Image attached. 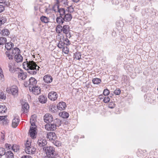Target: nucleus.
Instances as JSON below:
<instances>
[{"label": "nucleus", "instance_id": "obj_1", "mask_svg": "<svg viewBox=\"0 0 158 158\" xmlns=\"http://www.w3.org/2000/svg\"><path fill=\"white\" fill-rule=\"evenodd\" d=\"M23 67L27 72L31 74H35L40 68L36 63L33 61L24 62L23 63Z\"/></svg>", "mask_w": 158, "mask_h": 158}, {"label": "nucleus", "instance_id": "obj_2", "mask_svg": "<svg viewBox=\"0 0 158 158\" xmlns=\"http://www.w3.org/2000/svg\"><path fill=\"white\" fill-rule=\"evenodd\" d=\"M46 154V156L43 158H48L50 157H53L55 156V150L54 148L51 146H47L43 148Z\"/></svg>", "mask_w": 158, "mask_h": 158}, {"label": "nucleus", "instance_id": "obj_3", "mask_svg": "<svg viewBox=\"0 0 158 158\" xmlns=\"http://www.w3.org/2000/svg\"><path fill=\"white\" fill-rule=\"evenodd\" d=\"M20 51L19 48H15L12 49L8 51H7L5 52L6 56L10 60L13 59L14 58V56H15V55H17L20 53Z\"/></svg>", "mask_w": 158, "mask_h": 158}, {"label": "nucleus", "instance_id": "obj_4", "mask_svg": "<svg viewBox=\"0 0 158 158\" xmlns=\"http://www.w3.org/2000/svg\"><path fill=\"white\" fill-rule=\"evenodd\" d=\"M25 151L26 153L29 154H33L35 153L36 151L35 148L32 146L31 143L27 141L25 144Z\"/></svg>", "mask_w": 158, "mask_h": 158}, {"label": "nucleus", "instance_id": "obj_5", "mask_svg": "<svg viewBox=\"0 0 158 158\" xmlns=\"http://www.w3.org/2000/svg\"><path fill=\"white\" fill-rule=\"evenodd\" d=\"M56 123H50L47 124L45 126V128L48 131H54L56 128L57 123L58 124H60V121L58 119H56L54 120Z\"/></svg>", "mask_w": 158, "mask_h": 158}, {"label": "nucleus", "instance_id": "obj_6", "mask_svg": "<svg viewBox=\"0 0 158 158\" xmlns=\"http://www.w3.org/2000/svg\"><path fill=\"white\" fill-rule=\"evenodd\" d=\"M36 83L37 81L36 79L34 78L31 77L29 79L28 81L25 82L24 84L25 87L28 86L29 90L31 91V88L35 86Z\"/></svg>", "mask_w": 158, "mask_h": 158}, {"label": "nucleus", "instance_id": "obj_7", "mask_svg": "<svg viewBox=\"0 0 158 158\" xmlns=\"http://www.w3.org/2000/svg\"><path fill=\"white\" fill-rule=\"evenodd\" d=\"M6 91L9 93H11L14 96H17L18 94V88L16 85H13L11 87L7 88Z\"/></svg>", "mask_w": 158, "mask_h": 158}, {"label": "nucleus", "instance_id": "obj_8", "mask_svg": "<svg viewBox=\"0 0 158 158\" xmlns=\"http://www.w3.org/2000/svg\"><path fill=\"white\" fill-rule=\"evenodd\" d=\"M58 95L57 93L54 91L50 92L48 94V97L51 101H55L57 99Z\"/></svg>", "mask_w": 158, "mask_h": 158}, {"label": "nucleus", "instance_id": "obj_9", "mask_svg": "<svg viewBox=\"0 0 158 158\" xmlns=\"http://www.w3.org/2000/svg\"><path fill=\"white\" fill-rule=\"evenodd\" d=\"M36 126H31L29 130V134L30 136L33 139L36 138Z\"/></svg>", "mask_w": 158, "mask_h": 158}, {"label": "nucleus", "instance_id": "obj_10", "mask_svg": "<svg viewBox=\"0 0 158 158\" xmlns=\"http://www.w3.org/2000/svg\"><path fill=\"white\" fill-rule=\"evenodd\" d=\"M22 107L21 111L23 113H27L29 109V106L27 102H23L22 104Z\"/></svg>", "mask_w": 158, "mask_h": 158}, {"label": "nucleus", "instance_id": "obj_11", "mask_svg": "<svg viewBox=\"0 0 158 158\" xmlns=\"http://www.w3.org/2000/svg\"><path fill=\"white\" fill-rule=\"evenodd\" d=\"M47 141L44 138H40L37 141V144L40 147H44L47 144Z\"/></svg>", "mask_w": 158, "mask_h": 158}, {"label": "nucleus", "instance_id": "obj_12", "mask_svg": "<svg viewBox=\"0 0 158 158\" xmlns=\"http://www.w3.org/2000/svg\"><path fill=\"white\" fill-rule=\"evenodd\" d=\"M53 120L52 115L49 114H46L44 116V121L46 123L51 122Z\"/></svg>", "mask_w": 158, "mask_h": 158}, {"label": "nucleus", "instance_id": "obj_13", "mask_svg": "<svg viewBox=\"0 0 158 158\" xmlns=\"http://www.w3.org/2000/svg\"><path fill=\"white\" fill-rule=\"evenodd\" d=\"M47 138L51 142L57 139V136L54 132L48 133L47 135Z\"/></svg>", "mask_w": 158, "mask_h": 158}, {"label": "nucleus", "instance_id": "obj_14", "mask_svg": "<svg viewBox=\"0 0 158 158\" xmlns=\"http://www.w3.org/2000/svg\"><path fill=\"white\" fill-rule=\"evenodd\" d=\"M19 121L20 119L19 117L17 116H14L12 121V127L14 128H16L18 126Z\"/></svg>", "mask_w": 158, "mask_h": 158}, {"label": "nucleus", "instance_id": "obj_15", "mask_svg": "<svg viewBox=\"0 0 158 158\" xmlns=\"http://www.w3.org/2000/svg\"><path fill=\"white\" fill-rule=\"evenodd\" d=\"M52 77L50 75H46L44 76L43 77V80L44 82L47 83L51 82L52 81Z\"/></svg>", "mask_w": 158, "mask_h": 158}, {"label": "nucleus", "instance_id": "obj_16", "mask_svg": "<svg viewBox=\"0 0 158 158\" xmlns=\"http://www.w3.org/2000/svg\"><path fill=\"white\" fill-rule=\"evenodd\" d=\"M31 90L35 95H38L40 93V88L35 85L31 88Z\"/></svg>", "mask_w": 158, "mask_h": 158}, {"label": "nucleus", "instance_id": "obj_17", "mask_svg": "<svg viewBox=\"0 0 158 158\" xmlns=\"http://www.w3.org/2000/svg\"><path fill=\"white\" fill-rule=\"evenodd\" d=\"M147 152L146 150H142L141 149H139L137 152V156L141 158L146 156Z\"/></svg>", "mask_w": 158, "mask_h": 158}, {"label": "nucleus", "instance_id": "obj_18", "mask_svg": "<svg viewBox=\"0 0 158 158\" xmlns=\"http://www.w3.org/2000/svg\"><path fill=\"white\" fill-rule=\"evenodd\" d=\"M66 107V104L64 102H60L57 105V108L60 110H64Z\"/></svg>", "mask_w": 158, "mask_h": 158}, {"label": "nucleus", "instance_id": "obj_19", "mask_svg": "<svg viewBox=\"0 0 158 158\" xmlns=\"http://www.w3.org/2000/svg\"><path fill=\"white\" fill-rule=\"evenodd\" d=\"M70 31V27L68 25H64L63 26L62 31L64 33L68 34Z\"/></svg>", "mask_w": 158, "mask_h": 158}, {"label": "nucleus", "instance_id": "obj_20", "mask_svg": "<svg viewBox=\"0 0 158 158\" xmlns=\"http://www.w3.org/2000/svg\"><path fill=\"white\" fill-rule=\"evenodd\" d=\"M39 100L40 102L42 103H45L47 101V97L43 95H41L39 96Z\"/></svg>", "mask_w": 158, "mask_h": 158}, {"label": "nucleus", "instance_id": "obj_21", "mask_svg": "<svg viewBox=\"0 0 158 158\" xmlns=\"http://www.w3.org/2000/svg\"><path fill=\"white\" fill-rule=\"evenodd\" d=\"M14 58L15 61L17 63L22 62L23 60L22 56L19 53L17 55H15Z\"/></svg>", "mask_w": 158, "mask_h": 158}, {"label": "nucleus", "instance_id": "obj_22", "mask_svg": "<svg viewBox=\"0 0 158 158\" xmlns=\"http://www.w3.org/2000/svg\"><path fill=\"white\" fill-rule=\"evenodd\" d=\"M26 73H19L18 74V77L20 80H24L27 77V74Z\"/></svg>", "mask_w": 158, "mask_h": 158}, {"label": "nucleus", "instance_id": "obj_23", "mask_svg": "<svg viewBox=\"0 0 158 158\" xmlns=\"http://www.w3.org/2000/svg\"><path fill=\"white\" fill-rule=\"evenodd\" d=\"M9 70L11 73H14L15 70V65L12 62H10L8 64Z\"/></svg>", "mask_w": 158, "mask_h": 158}, {"label": "nucleus", "instance_id": "obj_24", "mask_svg": "<svg viewBox=\"0 0 158 158\" xmlns=\"http://www.w3.org/2000/svg\"><path fill=\"white\" fill-rule=\"evenodd\" d=\"M64 18H63L62 16H61L57 17L56 19V23L59 25L62 24L64 23Z\"/></svg>", "mask_w": 158, "mask_h": 158}, {"label": "nucleus", "instance_id": "obj_25", "mask_svg": "<svg viewBox=\"0 0 158 158\" xmlns=\"http://www.w3.org/2000/svg\"><path fill=\"white\" fill-rule=\"evenodd\" d=\"M36 116L35 115L31 116L30 118V123L31 124V126H36L35 125V122L36 121Z\"/></svg>", "mask_w": 158, "mask_h": 158}, {"label": "nucleus", "instance_id": "obj_26", "mask_svg": "<svg viewBox=\"0 0 158 158\" xmlns=\"http://www.w3.org/2000/svg\"><path fill=\"white\" fill-rule=\"evenodd\" d=\"M63 18L64 21L69 22L71 20L72 16L71 14H68L65 15Z\"/></svg>", "mask_w": 158, "mask_h": 158}, {"label": "nucleus", "instance_id": "obj_27", "mask_svg": "<svg viewBox=\"0 0 158 158\" xmlns=\"http://www.w3.org/2000/svg\"><path fill=\"white\" fill-rule=\"evenodd\" d=\"M1 34L3 36H7L10 34L9 31L7 29H4L0 32V34Z\"/></svg>", "mask_w": 158, "mask_h": 158}, {"label": "nucleus", "instance_id": "obj_28", "mask_svg": "<svg viewBox=\"0 0 158 158\" xmlns=\"http://www.w3.org/2000/svg\"><path fill=\"white\" fill-rule=\"evenodd\" d=\"M14 46V44L11 42L7 43L5 44V48L8 51L10 50L11 48Z\"/></svg>", "mask_w": 158, "mask_h": 158}, {"label": "nucleus", "instance_id": "obj_29", "mask_svg": "<svg viewBox=\"0 0 158 158\" xmlns=\"http://www.w3.org/2000/svg\"><path fill=\"white\" fill-rule=\"evenodd\" d=\"M41 21L44 23H48L49 22V19L45 16H42L40 17Z\"/></svg>", "mask_w": 158, "mask_h": 158}, {"label": "nucleus", "instance_id": "obj_30", "mask_svg": "<svg viewBox=\"0 0 158 158\" xmlns=\"http://www.w3.org/2000/svg\"><path fill=\"white\" fill-rule=\"evenodd\" d=\"M59 115L61 117L64 118H68L69 117V113L65 112H63L60 113Z\"/></svg>", "mask_w": 158, "mask_h": 158}, {"label": "nucleus", "instance_id": "obj_31", "mask_svg": "<svg viewBox=\"0 0 158 158\" xmlns=\"http://www.w3.org/2000/svg\"><path fill=\"white\" fill-rule=\"evenodd\" d=\"M7 158H14V154L10 151H8L6 153Z\"/></svg>", "mask_w": 158, "mask_h": 158}, {"label": "nucleus", "instance_id": "obj_32", "mask_svg": "<svg viewBox=\"0 0 158 158\" xmlns=\"http://www.w3.org/2000/svg\"><path fill=\"white\" fill-rule=\"evenodd\" d=\"M58 25L56 27V31L58 33H60L62 31L63 27L60 25Z\"/></svg>", "mask_w": 158, "mask_h": 158}, {"label": "nucleus", "instance_id": "obj_33", "mask_svg": "<svg viewBox=\"0 0 158 158\" xmlns=\"http://www.w3.org/2000/svg\"><path fill=\"white\" fill-rule=\"evenodd\" d=\"M7 110L6 107L4 105H0V113H4Z\"/></svg>", "mask_w": 158, "mask_h": 158}, {"label": "nucleus", "instance_id": "obj_34", "mask_svg": "<svg viewBox=\"0 0 158 158\" xmlns=\"http://www.w3.org/2000/svg\"><path fill=\"white\" fill-rule=\"evenodd\" d=\"M11 149L15 152H17L19 149V147L16 145H13L11 147Z\"/></svg>", "mask_w": 158, "mask_h": 158}, {"label": "nucleus", "instance_id": "obj_35", "mask_svg": "<svg viewBox=\"0 0 158 158\" xmlns=\"http://www.w3.org/2000/svg\"><path fill=\"white\" fill-rule=\"evenodd\" d=\"M81 54L79 52H76L74 54V58L77 60H80L81 59Z\"/></svg>", "mask_w": 158, "mask_h": 158}, {"label": "nucleus", "instance_id": "obj_36", "mask_svg": "<svg viewBox=\"0 0 158 158\" xmlns=\"http://www.w3.org/2000/svg\"><path fill=\"white\" fill-rule=\"evenodd\" d=\"M6 152L5 148H0V158L6 154Z\"/></svg>", "mask_w": 158, "mask_h": 158}, {"label": "nucleus", "instance_id": "obj_37", "mask_svg": "<svg viewBox=\"0 0 158 158\" xmlns=\"http://www.w3.org/2000/svg\"><path fill=\"white\" fill-rule=\"evenodd\" d=\"M7 41L5 37H0V45L5 44Z\"/></svg>", "mask_w": 158, "mask_h": 158}, {"label": "nucleus", "instance_id": "obj_38", "mask_svg": "<svg viewBox=\"0 0 158 158\" xmlns=\"http://www.w3.org/2000/svg\"><path fill=\"white\" fill-rule=\"evenodd\" d=\"M101 80L98 78H94L92 80V82L94 84H98L100 83Z\"/></svg>", "mask_w": 158, "mask_h": 158}, {"label": "nucleus", "instance_id": "obj_39", "mask_svg": "<svg viewBox=\"0 0 158 158\" xmlns=\"http://www.w3.org/2000/svg\"><path fill=\"white\" fill-rule=\"evenodd\" d=\"M60 15V16H62L65 14V11L63 8H59L58 12Z\"/></svg>", "mask_w": 158, "mask_h": 158}, {"label": "nucleus", "instance_id": "obj_40", "mask_svg": "<svg viewBox=\"0 0 158 158\" xmlns=\"http://www.w3.org/2000/svg\"><path fill=\"white\" fill-rule=\"evenodd\" d=\"M52 143L56 146H59L61 145L60 142L58 141L56 139L52 142Z\"/></svg>", "mask_w": 158, "mask_h": 158}, {"label": "nucleus", "instance_id": "obj_41", "mask_svg": "<svg viewBox=\"0 0 158 158\" xmlns=\"http://www.w3.org/2000/svg\"><path fill=\"white\" fill-rule=\"evenodd\" d=\"M59 9V6L57 4H55L52 7V10L55 12H57Z\"/></svg>", "mask_w": 158, "mask_h": 158}, {"label": "nucleus", "instance_id": "obj_42", "mask_svg": "<svg viewBox=\"0 0 158 158\" xmlns=\"http://www.w3.org/2000/svg\"><path fill=\"white\" fill-rule=\"evenodd\" d=\"M65 44V43H64L63 42L60 41L59 43L57 45L58 47L60 48H64V44Z\"/></svg>", "mask_w": 158, "mask_h": 158}, {"label": "nucleus", "instance_id": "obj_43", "mask_svg": "<svg viewBox=\"0 0 158 158\" xmlns=\"http://www.w3.org/2000/svg\"><path fill=\"white\" fill-rule=\"evenodd\" d=\"M0 98L4 100L6 98V96L4 93L1 91H0Z\"/></svg>", "mask_w": 158, "mask_h": 158}, {"label": "nucleus", "instance_id": "obj_44", "mask_svg": "<svg viewBox=\"0 0 158 158\" xmlns=\"http://www.w3.org/2000/svg\"><path fill=\"white\" fill-rule=\"evenodd\" d=\"M110 98L108 97H105L104 98L103 102L105 103H107L110 101Z\"/></svg>", "mask_w": 158, "mask_h": 158}, {"label": "nucleus", "instance_id": "obj_45", "mask_svg": "<svg viewBox=\"0 0 158 158\" xmlns=\"http://www.w3.org/2000/svg\"><path fill=\"white\" fill-rule=\"evenodd\" d=\"M109 93V91L107 89H105L103 92V94L105 96L108 95Z\"/></svg>", "mask_w": 158, "mask_h": 158}, {"label": "nucleus", "instance_id": "obj_46", "mask_svg": "<svg viewBox=\"0 0 158 158\" xmlns=\"http://www.w3.org/2000/svg\"><path fill=\"white\" fill-rule=\"evenodd\" d=\"M11 144H9L6 143L5 145V147L7 150L11 149Z\"/></svg>", "mask_w": 158, "mask_h": 158}, {"label": "nucleus", "instance_id": "obj_47", "mask_svg": "<svg viewBox=\"0 0 158 158\" xmlns=\"http://www.w3.org/2000/svg\"><path fill=\"white\" fill-rule=\"evenodd\" d=\"M114 93L117 95H119L121 93V90L120 89H116L114 92Z\"/></svg>", "mask_w": 158, "mask_h": 158}, {"label": "nucleus", "instance_id": "obj_48", "mask_svg": "<svg viewBox=\"0 0 158 158\" xmlns=\"http://www.w3.org/2000/svg\"><path fill=\"white\" fill-rule=\"evenodd\" d=\"M64 41L66 42L65 44L66 45H68L69 44H70V42L69 40H68L67 38H66Z\"/></svg>", "mask_w": 158, "mask_h": 158}, {"label": "nucleus", "instance_id": "obj_49", "mask_svg": "<svg viewBox=\"0 0 158 158\" xmlns=\"http://www.w3.org/2000/svg\"><path fill=\"white\" fill-rule=\"evenodd\" d=\"M5 9L4 7L2 5H0V13L3 12Z\"/></svg>", "mask_w": 158, "mask_h": 158}, {"label": "nucleus", "instance_id": "obj_50", "mask_svg": "<svg viewBox=\"0 0 158 158\" xmlns=\"http://www.w3.org/2000/svg\"><path fill=\"white\" fill-rule=\"evenodd\" d=\"M45 8V12L47 14H48L50 12V9L49 8H47L46 7H44Z\"/></svg>", "mask_w": 158, "mask_h": 158}, {"label": "nucleus", "instance_id": "obj_51", "mask_svg": "<svg viewBox=\"0 0 158 158\" xmlns=\"http://www.w3.org/2000/svg\"><path fill=\"white\" fill-rule=\"evenodd\" d=\"M2 123L4 125H6L8 123V120L7 118H5L2 121Z\"/></svg>", "mask_w": 158, "mask_h": 158}, {"label": "nucleus", "instance_id": "obj_52", "mask_svg": "<svg viewBox=\"0 0 158 158\" xmlns=\"http://www.w3.org/2000/svg\"><path fill=\"white\" fill-rule=\"evenodd\" d=\"M21 158H32V157L30 155H24L21 157Z\"/></svg>", "mask_w": 158, "mask_h": 158}, {"label": "nucleus", "instance_id": "obj_53", "mask_svg": "<svg viewBox=\"0 0 158 158\" xmlns=\"http://www.w3.org/2000/svg\"><path fill=\"white\" fill-rule=\"evenodd\" d=\"M1 139L4 140V138H5V135L4 133H3L2 132H1Z\"/></svg>", "mask_w": 158, "mask_h": 158}, {"label": "nucleus", "instance_id": "obj_54", "mask_svg": "<svg viewBox=\"0 0 158 158\" xmlns=\"http://www.w3.org/2000/svg\"><path fill=\"white\" fill-rule=\"evenodd\" d=\"M7 116H0V121L3 120L5 118H6Z\"/></svg>", "mask_w": 158, "mask_h": 158}, {"label": "nucleus", "instance_id": "obj_55", "mask_svg": "<svg viewBox=\"0 0 158 158\" xmlns=\"http://www.w3.org/2000/svg\"><path fill=\"white\" fill-rule=\"evenodd\" d=\"M2 69L0 68V76H1V77H4V75L2 73Z\"/></svg>", "mask_w": 158, "mask_h": 158}, {"label": "nucleus", "instance_id": "obj_56", "mask_svg": "<svg viewBox=\"0 0 158 158\" xmlns=\"http://www.w3.org/2000/svg\"><path fill=\"white\" fill-rule=\"evenodd\" d=\"M66 37L67 38H70V37H71V35H70V33H69H69H68V34H66Z\"/></svg>", "mask_w": 158, "mask_h": 158}, {"label": "nucleus", "instance_id": "obj_57", "mask_svg": "<svg viewBox=\"0 0 158 158\" xmlns=\"http://www.w3.org/2000/svg\"><path fill=\"white\" fill-rule=\"evenodd\" d=\"M79 0H72V1L75 3H77L79 2Z\"/></svg>", "mask_w": 158, "mask_h": 158}, {"label": "nucleus", "instance_id": "obj_58", "mask_svg": "<svg viewBox=\"0 0 158 158\" xmlns=\"http://www.w3.org/2000/svg\"><path fill=\"white\" fill-rule=\"evenodd\" d=\"M66 50L64 52V53L65 54H68L69 52V50H67L68 48L67 47H66Z\"/></svg>", "mask_w": 158, "mask_h": 158}, {"label": "nucleus", "instance_id": "obj_59", "mask_svg": "<svg viewBox=\"0 0 158 158\" xmlns=\"http://www.w3.org/2000/svg\"><path fill=\"white\" fill-rule=\"evenodd\" d=\"M99 98L100 99H102L103 98V96L102 95H100L99 96Z\"/></svg>", "mask_w": 158, "mask_h": 158}, {"label": "nucleus", "instance_id": "obj_60", "mask_svg": "<svg viewBox=\"0 0 158 158\" xmlns=\"http://www.w3.org/2000/svg\"><path fill=\"white\" fill-rule=\"evenodd\" d=\"M5 0H0V3H3L5 2Z\"/></svg>", "mask_w": 158, "mask_h": 158}, {"label": "nucleus", "instance_id": "obj_61", "mask_svg": "<svg viewBox=\"0 0 158 158\" xmlns=\"http://www.w3.org/2000/svg\"><path fill=\"white\" fill-rule=\"evenodd\" d=\"M63 0H57V1L58 2H62Z\"/></svg>", "mask_w": 158, "mask_h": 158}, {"label": "nucleus", "instance_id": "obj_62", "mask_svg": "<svg viewBox=\"0 0 158 158\" xmlns=\"http://www.w3.org/2000/svg\"><path fill=\"white\" fill-rule=\"evenodd\" d=\"M33 31H35V30H34V29H33Z\"/></svg>", "mask_w": 158, "mask_h": 158}]
</instances>
